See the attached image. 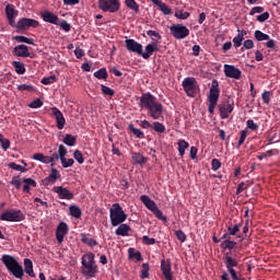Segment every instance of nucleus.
I'll return each instance as SVG.
<instances>
[{
  "label": "nucleus",
  "mask_w": 280,
  "mask_h": 280,
  "mask_svg": "<svg viewBox=\"0 0 280 280\" xmlns=\"http://www.w3.org/2000/svg\"><path fill=\"white\" fill-rule=\"evenodd\" d=\"M142 243L147 246H154L156 244V238H150L148 235L142 236Z\"/></svg>",
  "instance_id": "5fc2aeb1"
},
{
  "label": "nucleus",
  "mask_w": 280,
  "mask_h": 280,
  "mask_svg": "<svg viewBox=\"0 0 280 280\" xmlns=\"http://www.w3.org/2000/svg\"><path fill=\"white\" fill-rule=\"evenodd\" d=\"M126 47L128 51H132V54H138V56L142 54L143 45L135 39H126Z\"/></svg>",
  "instance_id": "aec40b11"
},
{
  "label": "nucleus",
  "mask_w": 280,
  "mask_h": 280,
  "mask_svg": "<svg viewBox=\"0 0 280 280\" xmlns=\"http://www.w3.org/2000/svg\"><path fill=\"white\" fill-rule=\"evenodd\" d=\"M270 19V13L269 12H264L260 15H257L256 21H258V23H266V21H268Z\"/></svg>",
  "instance_id": "6e6d98bb"
},
{
  "label": "nucleus",
  "mask_w": 280,
  "mask_h": 280,
  "mask_svg": "<svg viewBox=\"0 0 280 280\" xmlns=\"http://www.w3.org/2000/svg\"><path fill=\"white\" fill-rule=\"evenodd\" d=\"M73 159L77 160V162L82 165V163H84V155H82V151L80 150H75L73 152Z\"/></svg>",
  "instance_id": "8fccbe9b"
},
{
  "label": "nucleus",
  "mask_w": 280,
  "mask_h": 280,
  "mask_svg": "<svg viewBox=\"0 0 280 280\" xmlns=\"http://www.w3.org/2000/svg\"><path fill=\"white\" fill-rule=\"evenodd\" d=\"M0 143H1V148L2 150H4V152H7V150H10V141L8 139H5V137H3V135L0 133Z\"/></svg>",
  "instance_id": "09e8293b"
},
{
  "label": "nucleus",
  "mask_w": 280,
  "mask_h": 280,
  "mask_svg": "<svg viewBox=\"0 0 280 280\" xmlns=\"http://www.w3.org/2000/svg\"><path fill=\"white\" fill-rule=\"evenodd\" d=\"M125 3L129 10H133V12H139V4L135 0H125Z\"/></svg>",
  "instance_id": "49530a36"
},
{
  "label": "nucleus",
  "mask_w": 280,
  "mask_h": 280,
  "mask_svg": "<svg viewBox=\"0 0 280 280\" xmlns=\"http://www.w3.org/2000/svg\"><path fill=\"white\" fill-rule=\"evenodd\" d=\"M246 126L247 128H249V130H254V131L259 130V124H256L255 120L253 119H248L246 121Z\"/></svg>",
  "instance_id": "4d7b16f0"
},
{
  "label": "nucleus",
  "mask_w": 280,
  "mask_h": 280,
  "mask_svg": "<svg viewBox=\"0 0 280 280\" xmlns=\"http://www.w3.org/2000/svg\"><path fill=\"white\" fill-rule=\"evenodd\" d=\"M177 145H178L179 156H185V151L187 150V148H189V142L185 140H179L177 142Z\"/></svg>",
  "instance_id": "e433bc0d"
},
{
  "label": "nucleus",
  "mask_w": 280,
  "mask_h": 280,
  "mask_svg": "<svg viewBox=\"0 0 280 280\" xmlns=\"http://www.w3.org/2000/svg\"><path fill=\"white\" fill-rule=\"evenodd\" d=\"M131 160L133 165H145V163H148V158L137 152L131 153Z\"/></svg>",
  "instance_id": "4be33fe9"
},
{
  "label": "nucleus",
  "mask_w": 280,
  "mask_h": 280,
  "mask_svg": "<svg viewBox=\"0 0 280 280\" xmlns=\"http://www.w3.org/2000/svg\"><path fill=\"white\" fill-rule=\"evenodd\" d=\"M11 185H13L15 189H21V185H22L21 177L20 176L12 177Z\"/></svg>",
  "instance_id": "680f3d73"
},
{
  "label": "nucleus",
  "mask_w": 280,
  "mask_h": 280,
  "mask_svg": "<svg viewBox=\"0 0 280 280\" xmlns=\"http://www.w3.org/2000/svg\"><path fill=\"white\" fill-rule=\"evenodd\" d=\"M253 47H255V42H253V39H246L243 43V47L241 48V51H244V49H253Z\"/></svg>",
  "instance_id": "13d9d810"
},
{
  "label": "nucleus",
  "mask_w": 280,
  "mask_h": 280,
  "mask_svg": "<svg viewBox=\"0 0 280 280\" xmlns=\"http://www.w3.org/2000/svg\"><path fill=\"white\" fill-rule=\"evenodd\" d=\"M129 231H132L130 225L120 223L118 229H116L115 233L116 235H120L121 237H128V235H130Z\"/></svg>",
  "instance_id": "b1692460"
},
{
  "label": "nucleus",
  "mask_w": 280,
  "mask_h": 280,
  "mask_svg": "<svg viewBox=\"0 0 280 280\" xmlns=\"http://www.w3.org/2000/svg\"><path fill=\"white\" fill-rule=\"evenodd\" d=\"M140 108L148 110L149 117L151 119H163V113H165V107L163 104L156 101V96L152 95V93H143L140 96V103H139Z\"/></svg>",
  "instance_id": "f257e3e1"
},
{
  "label": "nucleus",
  "mask_w": 280,
  "mask_h": 280,
  "mask_svg": "<svg viewBox=\"0 0 280 280\" xmlns=\"http://www.w3.org/2000/svg\"><path fill=\"white\" fill-rule=\"evenodd\" d=\"M30 108H40L43 106V101L40 98H36L32 103H30Z\"/></svg>",
  "instance_id": "774afa93"
},
{
  "label": "nucleus",
  "mask_w": 280,
  "mask_h": 280,
  "mask_svg": "<svg viewBox=\"0 0 280 280\" xmlns=\"http://www.w3.org/2000/svg\"><path fill=\"white\" fill-rule=\"evenodd\" d=\"M13 40H16V43H26V45H35L34 44V38L25 37L23 35L14 36Z\"/></svg>",
  "instance_id": "c9c22d12"
},
{
  "label": "nucleus",
  "mask_w": 280,
  "mask_h": 280,
  "mask_svg": "<svg viewBox=\"0 0 280 280\" xmlns=\"http://www.w3.org/2000/svg\"><path fill=\"white\" fill-rule=\"evenodd\" d=\"M40 19L45 23H50L51 25H59L60 18L56 15V13L49 11V10H44L39 13Z\"/></svg>",
  "instance_id": "2eb2a0df"
},
{
  "label": "nucleus",
  "mask_w": 280,
  "mask_h": 280,
  "mask_svg": "<svg viewBox=\"0 0 280 280\" xmlns=\"http://www.w3.org/2000/svg\"><path fill=\"white\" fill-rule=\"evenodd\" d=\"M182 86L188 97H196V89H198V81H196V78L188 77L184 79Z\"/></svg>",
  "instance_id": "0eeeda50"
},
{
  "label": "nucleus",
  "mask_w": 280,
  "mask_h": 280,
  "mask_svg": "<svg viewBox=\"0 0 280 280\" xmlns=\"http://www.w3.org/2000/svg\"><path fill=\"white\" fill-rule=\"evenodd\" d=\"M271 95H272V92H270V91H265V92L262 93V95H261L262 102H264L265 104H270V97H271Z\"/></svg>",
  "instance_id": "69168bd1"
},
{
  "label": "nucleus",
  "mask_w": 280,
  "mask_h": 280,
  "mask_svg": "<svg viewBox=\"0 0 280 280\" xmlns=\"http://www.w3.org/2000/svg\"><path fill=\"white\" fill-rule=\"evenodd\" d=\"M101 91L103 95H106L107 97H115V90L110 89L109 86L101 84Z\"/></svg>",
  "instance_id": "37998d69"
},
{
  "label": "nucleus",
  "mask_w": 280,
  "mask_h": 280,
  "mask_svg": "<svg viewBox=\"0 0 280 280\" xmlns=\"http://www.w3.org/2000/svg\"><path fill=\"white\" fill-rule=\"evenodd\" d=\"M52 191L58 194L60 200H73V192L62 186H55Z\"/></svg>",
  "instance_id": "f3484780"
},
{
  "label": "nucleus",
  "mask_w": 280,
  "mask_h": 280,
  "mask_svg": "<svg viewBox=\"0 0 280 280\" xmlns=\"http://www.w3.org/2000/svg\"><path fill=\"white\" fill-rule=\"evenodd\" d=\"M161 10V12H163V14H165L166 16L172 14V8H170V5H167L164 2H160V5H158Z\"/></svg>",
  "instance_id": "de8ad7c7"
},
{
  "label": "nucleus",
  "mask_w": 280,
  "mask_h": 280,
  "mask_svg": "<svg viewBox=\"0 0 280 280\" xmlns=\"http://www.w3.org/2000/svg\"><path fill=\"white\" fill-rule=\"evenodd\" d=\"M69 211L72 218H75L77 220H80V218H82V209H80V207L70 206Z\"/></svg>",
  "instance_id": "473e14b6"
},
{
  "label": "nucleus",
  "mask_w": 280,
  "mask_h": 280,
  "mask_svg": "<svg viewBox=\"0 0 280 280\" xmlns=\"http://www.w3.org/2000/svg\"><path fill=\"white\" fill-rule=\"evenodd\" d=\"M223 261L225 264V268L228 272H230L233 280H240V277L237 276V271H235L234 268H237L238 261L237 259L231 257L229 254H225L223 257Z\"/></svg>",
  "instance_id": "9d476101"
},
{
  "label": "nucleus",
  "mask_w": 280,
  "mask_h": 280,
  "mask_svg": "<svg viewBox=\"0 0 280 280\" xmlns=\"http://www.w3.org/2000/svg\"><path fill=\"white\" fill-rule=\"evenodd\" d=\"M147 36H150L154 43H159V40L162 38L161 34L156 31H147Z\"/></svg>",
  "instance_id": "c03bdc74"
},
{
  "label": "nucleus",
  "mask_w": 280,
  "mask_h": 280,
  "mask_svg": "<svg viewBox=\"0 0 280 280\" xmlns=\"http://www.w3.org/2000/svg\"><path fill=\"white\" fill-rule=\"evenodd\" d=\"M94 78L97 80H107L108 78V71H106V68H101L96 72H94Z\"/></svg>",
  "instance_id": "58836bf2"
},
{
  "label": "nucleus",
  "mask_w": 280,
  "mask_h": 280,
  "mask_svg": "<svg viewBox=\"0 0 280 280\" xmlns=\"http://www.w3.org/2000/svg\"><path fill=\"white\" fill-rule=\"evenodd\" d=\"M150 277V264H142V269L140 272V279H148Z\"/></svg>",
  "instance_id": "ea45409f"
},
{
  "label": "nucleus",
  "mask_w": 280,
  "mask_h": 280,
  "mask_svg": "<svg viewBox=\"0 0 280 280\" xmlns=\"http://www.w3.org/2000/svg\"><path fill=\"white\" fill-rule=\"evenodd\" d=\"M120 8L121 3L119 0H98V9L103 12L115 14V12H119Z\"/></svg>",
  "instance_id": "423d86ee"
},
{
  "label": "nucleus",
  "mask_w": 280,
  "mask_h": 280,
  "mask_svg": "<svg viewBox=\"0 0 280 280\" xmlns=\"http://www.w3.org/2000/svg\"><path fill=\"white\" fill-rule=\"evenodd\" d=\"M235 110V102L231 98H228L223 103L219 104V113L221 119H229V115Z\"/></svg>",
  "instance_id": "1a4fd4ad"
},
{
  "label": "nucleus",
  "mask_w": 280,
  "mask_h": 280,
  "mask_svg": "<svg viewBox=\"0 0 280 280\" xmlns=\"http://www.w3.org/2000/svg\"><path fill=\"white\" fill-rule=\"evenodd\" d=\"M190 14L189 12L185 11H177L175 12V18L179 19L180 21H186V19H189Z\"/></svg>",
  "instance_id": "603ef678"
},
{
  "label": "nucleus",
  "mask_w": 280,
  "mask_h": 280,
  "mask_svg": "<svg viewBox=\"0 0 280 280\" xmlns=\"http://www.w3.org/2000/svg\"><path fill=\"white\" fill-rule=\"evenodd\" d=\"M69 234V225L66 222H60L56 229V240L58 244L65 242L66 235Z\"/></svg>",
  "instance_id": "dca6fc26"
},
{
  "label": "nucleus",
  "mask_w": 280,
  "mask_h": 280,
  "mask_svg": "<svg viewBox=\"0 0 280 280\" xmlns=\"http://www.w3.org/2000/svg\"><path fill=\"white\" fill-rule=\"evenodd\" d=\"M18 91L22 92L27 91V93H36V88L32 84H20L18 85Z\"/></svg>",
  "instance_id": "a19ab883"
},
{
  "label": "nucleus",
  "mask_w": 280,
  "mask_h": 280,
  "mask_svg": "<svg viewBox=\"0 0 280 280\" xmlns=\"http://www.w3.org/2000/svg\"><path fill=\"white\" fill-rule=\"evenodd\" d=\"M24 272L28 275V277H36V273L34 272V262H32V259L25 258L24 259Z\"/></svg>",
  "instance_id": "5701e85b"
},
{
  "label": "nucleus",
  "mask_w": 280,
  "mask_h": 280,
  "mask_svg": "<svg viewBox=\"0 0 280 280\" xmlns=\"http://www.w3.org/2000/svg\"><path fill=\"white\" fill-rule=\"evenodd\" d=\"M58 25L63 30V32H71V24H69V22H67L66 20L59 22Z\"/></svg>",
  "instance_id": "e2e57ef3"
},
{
  "label": "nucleus",
  "mask_w": 280,
  "mask_h": 280,
  "mask_svg": "<svg viewBox=\"0 0 280 280\" xmlns=\"http://www.w3.org/2000/svg\"><path fill=\"white\" fill-rule=\"evenodd\" d=\"M240 229H242V223H237L234 226H229L228 231L230 235H237V233H240Z\"/></svg>",
  "instance_id": "3c124183"
},
{
  "label": "nucleus",
  "mask_w": 280,
  "mask_h": 280,
  "mask_svg": "<svg viewBox=\"0 0 280 280\" xmlns=\"http://www.w3.org/2000/svg\"><path fill=\"white\" fill-rule=\"evenodd\" d=\"M22 183H24L23 185V191L24 194H30L32 191V187H36V180H34L33 178H23Z\"/></svg>",
  "instance_id": "393cba45"
},
{
  "label": "nucleus",
  "mask_w": 280,
  "mask_h": 280,
  "mask_svg": "<svg viewBox=\"0 0 280 280\" xmlns=\"http://www.w3.org/2000/svg\"><path fill=\"white\" fill-rule=\"evenodd\" d=\"M50 110L57 121L58 130H62L65 128V125L67 124V119H65V115L62 114V112H60V109H58V107H51Z\"/></svg>",
  "instance_id": "a211bd4d"
},
{
  "label": "nucleus",
  "mask_w": 280,
  "mask_h": 280,
  "mask_svg": "<svg viewBox=\"0 0 280 280\" xmlns=\"http://www.w3.org/2000/svg\"><path fill=\"white\" fill-rule=\"evenodd\" d=\"M129 253V259H136L137 261H143V256L141 255V252H135V248L130 247L128 249Z\"/></svg>",
  "instance_id": "f704fd0d"
},
{
  "label": "nucleus",
  "mask_w": 280,
  "mask_h": 280,
  "mask_svg": "<svg viewBox=\"0 0 280 280\" xmlns=\"http://www.w3.org/2000/svg\"><path fill=\"white\" fill-rule=\"evenodd\" d=\"M109 218L112 226H119V224H124L128 220V214L124 212V208L119 203H114L109 210Z\"/></svg>",
  "instance_id": "20e7f679"
},
{
  "label": "nucleus",
  "mask_w": 280,
  "mask_h": 280,
  "mask_svg": "<svg viewBox=\"0 0 280 280\" xmlns=\"http://www.w3.org/2000/svg\"><path fill=\"white\" fill-rule=\"evenodd\" d=\"M81 273L85 279H93L97 276V265L95 264V254L88 253L81 258Z\"/></svg>",
  "instance_id": "7ed1b4c3"
},
{
  "label": "nucleus",
  "mask_w": 280,
  "mask_h": 280,
  "mask_svg": "<svg viewBox=\"0 0 280 280\" xmlns=\"http://www.w3.org/2000/svg\"><path fill=\"white\" fill-rule=\"evenodd\" d=\"M238 34L233 38V44L235 49L242 47V43L244 42V36H246V31L237 30Z\"/></svg>",
  "instance_id": "a878e982"
},
{
  "label": "nucleus",
  "mask_w": 280,
  "mask_h": 280,
  "mask_svg": "<svg viewBox=\"0 0 280 280\" xmlns=\"http://www.w3.org/2000/svg\"><path fill=\"white\" fill-rule=\"evenodd\" d=\"M81 242L83 244H86L88 246H91V248L97 246V241L89 237V234H85V233L81 234Z\"/></svg>",
  "instance_id": "c85d7f7f"
},
{
  "label": "nucleus",
  "mask_w": 280,
  "mask_h": 280,
  "mask_svg": "<svg viewBox=\"0 0 280 280\" xmlns=\"http://www.w3.org/2000/svg\"><path fill=\"white\" fill-rule=\"evenodd\" d=\"M40 82L42 84H45L47 86L49 84H54V82H58V78H56V75L52 74L50 77H44Z\"/></svg>",
  "instance_id": "a18cd8bd"
},
{
  "label": "nucleus",
  "mask_w": 280,
  "mask_h": 280,
  "mask_svg": "<svg viewBox=\"0 0 280 280\" xmlns=\"http://www.w3.org/2000/svg\"><path fill=\"white\" fill-rule=\"evenodd\" d=\"M237 246V242L231 241V238H228L221 243V248L223 250H233Z\"/></svg>",
  "instance_id": "c756f323"
},
{
  "label": "nucleus",
  "mask_w": 280,
  "mask_h": 280,
  "mask_svg": "<svg viewBox=\"0 0 280 280\" xmlns=\"http://www.w3.org/2000/svg\"><path fill=\"white\" fill-rule=\"evenodd\" d=\"M0 220H2V222H23L25 214L21 210L11 209L2 212Z\"/></svg>",
  "instance_id": "39448f33"
},
{
  "label": "nucleus",
  "mask_w": 280,
  "mask_h": 280,
  "mask_svg": "<svg viewBox=\"0 0 280 280\" xmlns=\"http://www.w3.org/2000/svg\"><path fill=\"white\" fill-rule=\"evenodd\" d=\"M154 215L158 218V220H162L163 222H167V217L163 215V211L159 209V207L152 211Z\"/></svg>",
  "instance_id": "864d4df0"
},
{
  "label": "nucleus",
  "mask_w": 280,
  "mask_h": 280,
  "mask_svg": "<svg viewBox=\"0 0 280 280\" xmlns=\"http://www.w3.org/2000/svg\"><path fill=\"white\" fill-rule=\"evenodd\" d=\"M62 141L66 145H69V148H73L78 141V138L71 133H67Z\"/></svg>",
  "instance_id": "7c9ffc66"
},
{
  "label": "nucleus",
  "mask_w": 280,
  "mask_h": 280,
  "mask_svg": "<svg viewBox=\"0 0 280 280\" xmlns=\"http://www.w3.org/2000/svg\"><path fill=\"white\" fill-rule=\"evenodd\" d=\"M151 128L154 132H158V135H163V132H165V125L160 121H154Z\"/></svg>",
  "instance_id": "4c0bfd02"
},
{
  "label": "nucleus",
  "mask_w": 280,
  "mask_h": 280,
  "mask_svg": "<svg viewBox=\"0 0 280 280\" xmlns=\"http://www.w3.org/2000/svg\"><path fill=\"white\" fill-rule=\"evenodd\" d=\"M67 147H65L63 144L59 145V160L61 162L62 167L67 168V167H73V163H75V161L73 159H67Z\"/></svg>",
  "instance_id": "ddd939ff"
},
{
  "label": "nucleus",
  "mask_w": 280,
  "mask_h": 280,
  "mask_svg": "<svg viewBox=\"0 0 280 280\" xmlns=\"http://www.w3.org/2000/svg\"><path fill=\"white\" fill-rule=\"evenodd\" d=\"M40 22L34 19L30 18H22L18 21V31L20 32H27L30 27H33V30H36V27H39Z\"/></svg>",
  "instance_id": "9b49d317"
},
{
  "label": "nucleus",
  "mask_w": 280,
  "mask_h": 280,
  "mask_svg": "<svg viewBox=\"0 0 280 280\" xmlns=\"http://www.w3.org/2000/svg\"><path fill=\"white\" fill-rule=\"evenodd\" d=\"M224 75L226 78H232L233 80H241L242 79V70L236 68L233 65H224Z\"/></svg>",
  "instance_id": "4468645a"
},
{
  "label": "nucleus",
  "mask_w": 280,
  "mask_h": 280,
  "mask_svg": "<svg viewBox=\"0 0 280 280\" xmlns=\"http://www.w3.org/2000/svg\"><path fill=\"white\" fill-rule=\"evenodd\" d=\"M128 130L136 137V139H145V133L141 129L136 128L132 124H129Z\"/></svg>",
  "instance_id": "cd10ccee"
},
{
  "label": "nucleus",
  "mask_w": 280,
  "mask_h": 280,
  "mask_svg": "<svg viewBox=\"0 0 280 280\" xmlns=\"http://www.w3.org/2000/svg\"><path fill=\"white\" fill-rule=\"evenodd\" d=\"M14 56H18L19 58H30L32 54L30 52V48L27 45L21 44L13 48Z\"/></svg>",
  "instance_id": "412c9836"
},
{
  "label": "nucleus",
  "mask_w": 280,
  "mask_h": 280,
  "mask_svg": "<svg viewBox=\"0 0 280 280\" xmlns=\"http://www.w3.org/2000/svg\"><path fill=\"white\" fill-rule=\"evenodd\" d=\"M246 137H248V131L247 130H242L241 131V137L238 140V148L244 145V141H246Z\"/></svg>",
  "instance_id": "0e129e2a"
},
{
  "label": "nucleus",
  "mask_w": 280,
  "mask_h": 280,
  "mask_svg": "<svg viewBox=\"0 0 280 280\" xmlns=\"http://www.w3.org/2000/svg\"><path fill=\"white\" fill-rule=\"evenodd\" d=\"M170 32L176 40H183L189 36V28L183 24H173L170 26Z\"/></svg>",
  "instance_id": "6e6552de"
},
{
  "label": "nucleus",
  "mask_w": 280,
  "mask_h": 280,
  "mask_svg": "<svg viewBox=\"0 0 280 280\" xmlns=\"http://www.w3.org/2000/svg\"><path fill=\"white\" fill-rule=\"evenodd\" d=\"M218 100H220V83L218 82V80H212L208 101L218 103Z\"/></svg>",
  "instance_id": "6ab92c4d"
},
{
  "label": "nucleus",
  "mask_w": 280,
  "mask_h": 280,
  "mask_svg": "<svg viewBox=\"0 0 280 280\" xmlns=\"http://www.w3.org/2000/svg\"><path fill=\"white\" fill-rule=\"evenodd\" d=\"M60 155V147L58 148V152H55L52 156L44 155L43 153H35L33 155L34 161H39V163H45L46 165H49L51 163V166H54V163L59 160Z\"/></svg>",
  "instance_id": "f8f14e48"
},
{
  "label": "nucleus",
  "mask_w": 280,
  "mask_h": 280,
  "mask_svg": "<svg viewBox=\"0 0 280 280\" xmlns=\"http://www.w3.org/2000/svg\"><path fill=\"white\" fill-rule=\"evenodd\" d=\"M175 236L177 237V240L179 242H187V235L185 234V232H183L182 230H177L175 231Z\"/></svg>",
  "instance_id": "052dcab7"
},
{
  "label": "nucleus",
  "mask_w": 280,
  "mask_h": 280,
  "mask_svg": "<svg viewBox=\"0 0 280 280\" xmlns=\"http://www.w3.org/2000/svg\"><path fill=\"white\" fill-rule=\"evenodd\" d=\"M254 36L259 43H261V40H270V35L265 34L261 31H255Z\"/></svg>",
  "instance_id": "79ce46f5"
},
{
  "label": "nucleus",
  "mask_w": 280,
  "mask_h": 280,
  "mask_svg": "<svg viewBox=\"0 0 280 280\" xmlns=\"http://www.w3.org/2000/svg\"><path fill=\"white\" fill-rule=\"evenodd\" d=\"M7 19H16L19 11L14 8V4H7L5 7Z\"/></svg>",
  "instance_id": "bb28decb"
},
{
  "label": "nucleus",
  "mask_w": 280,
  "mask_h": 280,
  "mask_svg": "<svg viewBox=\"0 0 280 280\" xmlns=\"http://www.w3.org/2000/svg\"><path fill=\"white\" fill-rule=\"evenodd\" d=\"M220 167H222V162H220V160H218V159H213L211 161V170L213 172H218V170H220Z\"/></svg>",
  "instance_id": "bf43d9fd"
},
{
  "label": "nucleus",
  "mask_w": 280,
  "mask_h": 280,
  "mask_svg": "<svg viewBox=\"0 0 280 280\" xmlns=\"http://www.w3.org/2000/svg\"><path fill=\"white\" fill-rule=\"evenodd\" d=\"M1 261L5 266L8 272H10L14 279L23 280V277H25L23 265H21V262H19L14 256L4 254L1 257Z\"/></svg>",
  "instance_id": "f03ea898"
},
{
  "label": "nucleus",
  "mask_w": 280,
  "mask_h": 280,
  "mask_svg": "<svg viewBox=\"0 0 280 280\" xmlns=\"http://www.w3.org/2000/svg\"><path fill=\"white\" fill-rule=\"evenodd\" d=\"M154 54V46L152 44H148L145 46V51L143 52V48H142V54H140V56H142V58L144 60H149V58Z\"/></svg>",
  "instance_id": "72a5a7b5"
},
{
  "label": "nucleus",
  "mask_w": 280,
  "mask_h": 280,
  "mask_svg": "<svg viewBox=\"0 0 280 280\" xmlns=\"http://www.w3.org/2000/svg\"><path fill=\"white\" fill-rule=\"evenodd\" d=\"M12 67L15 69V72L18 73V75L25 74V71H26L25 63L21 61H13Z\"/></svg>",
  "instance_id": "2f4dec72"
},
{
  "label": "nucleus",
  "mask_w": 280,
  "mask_h": 280,
  "mask_svg": "<svg viewBox=\"0 0 280 280\" xmlns=\"http://www.w3.org/2000/svg\"><path fill=\"white\" fill-rule=\"evenodd\" d=\"M264 12V7H254L249 12V16H255V14H261Z\"/></svg>",
  "instance_id": "338daca9"
}]
</instances>
